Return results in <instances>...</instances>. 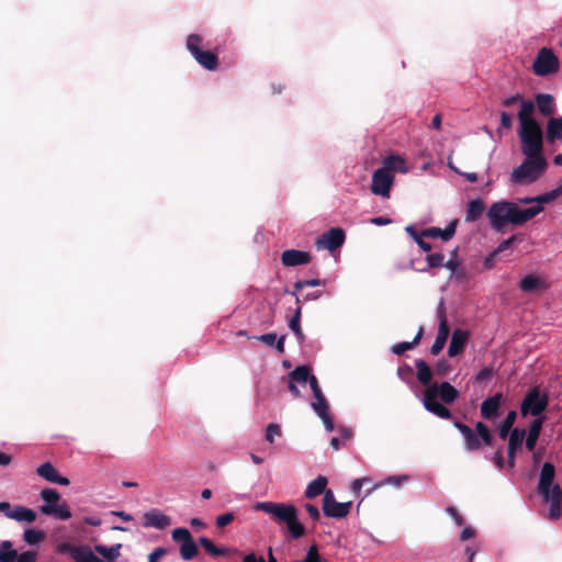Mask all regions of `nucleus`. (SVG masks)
<instances>
[{
	"label": "nucleus",
	"mask_w": 562,
	"mask_h": 562,
	"mask_svg": "<svg viewBox=\"0 0 562 562\" xmlns=\"http://www.w3.org/2000/svg\"><path fill=\"white\" fill-rule=\"evenodd\" d=\"M535 103L524 101L521 110L518 112L520 124L519 138L521 142V151L526 157H543V133L540 124L533 117Z\"/></svg>",
	"instance_id": "nucleus-1"
},
{
	"label": "nucleus",
	"mask_w": 562,
	"mask_h": 562,
	"mask_svg": "<svg viewBox=\"0 0 562 562\" xmlns=\"http://www.w3.org/2000/svg\"><path fill=\"white\" fill-rule=\"evenodd\" d=\"M542 211L543 207L540 205L521 209L514 202L499 201L490 206L487 217L492 228L501 232L508 224L516 226L522 225Z\"/></svg>",
	"instance_id": "nucleus-2"
},
{
	"label": "nucleus",
	"mask_w": 562,
	"mask_h": 562,
	"mask_svg": "<svg viewBox=\"0 0 562 562\" xmlns=\"http://www.w3.org/2000/svg\"><path fill=\"white\" fill-rule=\"evenodd\" d=\"M459 397V391L449 382L432 383L425 389L423 393L424 407L431 414L442 418L451 419L452 414L449 408L438 402L440 398L445 404H452Z\"/></svg>",
	"instance_id": "nucleus-3"
},
{
	"label": "nucleus",
	"mask_w": 562,
	"mask_h": 562,
	"mask_svg": "<svg viewBox=\"0 0 562 562\" xmlns=\"http://www.w3.org/2000/svg\"><path fill=\"white\" fill-rule=\"evenodd\" d=\"M254 508L270 515L277 524H284L292 539H299L304 536L305 528L297 520V509L292 504L258 502Z\"/></svg>",
	"instance_id": "nucleus-4"
},
{
	"label": "nucleus",
	"mask_w": 562,
	"mask_h": 562,
	"mask_svg": "<svg viewBox=\"0 0 562 562\" xmlns=\"http://www.w3.org/2000/svg\"><path fill=\"white\" fill-rule=\"evenodd\" d=\"M453 425L463 436L467 450L476 451L483 445H493V435L484 423L477 422L474 429L461 422H454Z\"/></svg>",
	"instance_id": "nucleus-5"
},
{
	"label": "nucleus",
	"mask_w": 562,
	"mask_h": 562,
	"mask_svg": "<svg viewBox=\"0 0 562 562\" xmlns=\"http://www.w3.org/2000/svg\"><path fill=\"white\" fill-rule=\"evenodd\" d=\"M547 166L543 157H526L522 164L513 170L510 180L514 183H531L544 172Z\"/></svg>",
	"instance_id": "nucleus-6"
},
{
	"label": "nucleus",
	"mask_w": 562,
	"mask_h": 562,
	"mask_svg": "<svg viewBox=\"0 0 562 562\" xmlns=\"http://www.w3.org/2000/svg\"><path fill=\"white\" fill-rule=\"evenodd\" d=\"M41 498L45 502V504L40 507L42 514L53 516L60 520H67L71 517L69 506L65 501H61V496L56 490H42Z\"/></svg>",
	"instance_id": "nucleus-7"
},
{
	"label": "nucleus",
	"mask_w": 562,
	"mask_h": 562,
	"mask_svg": "<svg viewBox=\"0 0 562 562\" xmlns=\"http://www.w3.org/2000/svg\"><path fill=\"white\" fill-rule=\"evenodd\" d=\"M202 37L199 34H190L187 38V48L196 63L206 70H215L218 66L217 55L211 50L201 48Z\"/></svg>",
	"instance_id": "nucleus-8"
},
{
	"label": "nucleus",
	"mask_w": 562,
	"mask_h": 562,
	"mask_svg": "<svg viewBox=\"0 0 562 562\" xmlns=\"http://www.w3.org/2000/svg\"><path fill=\"white\" fill-rule=\"evenodd\" d=\"M560 61L551 48L542 47L532 64V71L540 77L559 71Z\"/></svg>",
	"instance_id": "nucleus-9"
},
{
	"label": "nucleus",
	"mask_w": 562,
	"mask_h": 562,
	"mask_svg": "<svg viewBox=\"0 0 562 562\" xmlns=\"http://www.w3.org/2000/svg\"><path fill=\"white\" fill-rule=\"evenodd\" d=\"M548 396L541 395L538 387L530 390L520 405V413L522 416L532 415L540 416L548 406Z\"/></svg>",
	"instance_id": "nucleus-10"
},
{
	"label": "nucleus",
	"mask_w": 562,
	"mask_h": 562,
	"mask_svg": "<svg viewBox=\"0 0 562 562\" xmlns=\"http://www.w3.org/2000/svg\"><path fill=\"white\" fill-rule=\"evenodd\" d=\"M352 507V502L339 503L336 501L334 492L327 490L323 497V512L326 517L342 519L346 518Z\"/></svg>",
	"instance_id": "nucleus-11"
},
{
	"label": "nucleus",
	"mask_w": 562,
	"mask_h": 562,
	"mask_svg": "<svg viewBox=\"0 0 562 562\" xmlns=\"http://www.w3.org/2000/svg\"><path fill=\"white\" fill-rule=\"evenodd\" d=\"M346 239V234L342 228L340 227H334L330 228L328 232L321 235L316 241L315 245L317 249H327L329 251H335L339 249Z\"/></svg>",
	"instance_id": "nucleus-12"
},
{
	"label": "nucleus",
	"mask_w": 562,
	"mask_h": 562,
	"mask_svg": "<svg viewBox=\"0 0 562 562\" xmlns=\"http://www.w3.org/2000/svg\"><path fill=\"white\" fill-rule=\"evenodd\" d=\"M393 183L394 175L379 168L372 175L371 192L375 195L389 198Z\"/></svg>",
	"instance_id": "nucleus-13"
},
{
	"label": "nucleus",
	"mask_w": 562,
	"mask_h": 562,
	"mask_svg": "<svg viewBox=\"0 0 562 562\" xmlns=\"http://www.w3.org/2000/svg\"><path fill=\"white\" fill-rule=\"evenodd\" d=\"M438 319H439L438 334L435 339V342L432 344V346L430 348V352L434 356H437L440 353V351L443 349V347L447 342V339L449 337V334H450V328H449V325L447 322L446 311H445L442 303L440 304V307L438 310Z\"/></svg>",
	"instance_id": "nucleus-14"
},
{
	"label": "nucleus",
	"mask_w": 562,
	"mask_h": 562,
	"mask_svg": "<svg viewBox=\"0 0 562 562\" xmlns=\"http://www.w3.org/2000/svg\"><path fill=\"white\" fill-rule=\"evenodd\" d=\"M504 401L502 393L487 397L481 404L480 414L485 420H493L499 416L501 405Z\"/></svg>",
	"instance_id": "nucleus-15"
},
{
	"label": "nucleus",
	"mask_w": 562,
	"mask_h": 562,
	"mask_svg": "<svg viewBox=\"0 0 562 562\" xmlns=\"http://www.w3.org/2000/svg\"><path fill=\"white\" fill-rule=\"evenodd\" d=\"M312 256L310 252L297 249H286L281 254V262L284 267H297L310 263Z\"/></svg>",
	"instance_id": "nucleus-16"
},
{
	"label": "nucleus",
	"mask_w": 562,
	"mask_h": 562,
	"mask_svg": "<svg viewBox=\"0 0 562 562\" xmlns=\"http://www.w3.org/2000/svg\"><path fill=\"white\" fill-rule=\"evenodd\" d=\"M554 474V465L550 462H546L542 465L538 484V491L542 495L544 501H549L550 487L552 486Z\"/></svg>",
	"instance_id": "nucleus-17"
},
{
	"label": "nucleus",
	"mask_w": 562,
	"mask_h": 562,
	"mask_svg": "<svg viewBox=\"0 0 562 562\" xmlns=\"http://www.w3.org/2000/svg\"><path fill=\"white\" fill-rule=\"evenodd\" d=\"M36 473L44 480L57 483L63 486H68L70 481L66 476H61L56 471L55 467L50 462H45L36 469Z\"/></svg>",
	"instance_id": "nucleus-18"
},
{
	"label": "nucleus",
	"mask_w": 562,
	"mask_h": 562,
	"mask_svg": "<svg viewBox=\"0 0 562 562\" xmlns=\"http://www.w3.org/2000/svg\"><path fill=\"white\" fill-rule=\"evenodd\" d=\"M468 339V331L460 328L454 329L448 348L449 357H457L460 355L464 350Z\"/></svg>",
	"instance_id": "nucleus-19"
},
{
	"label": "nucleus",
	"mask_w": 562,
	"mask_h": 562,
	"mask_svg": "<svg viewBox=\"0 0 562 562\" xmlns=\"http://www.w3.org/2000/svg\"><path fill=\"white\" fill-rule=\"evenodd\" d=\"M144 519L145 527H155L157 529H165L171 524V519L168 516L155 508L146 512Z\"/></svg>",
	"instance_id": "nucleus-20"
},
{
	"label": "nucleus",
	"mask_w": 562,
	"mask_h": 562,
	"mask_svg": "<svg viewBox=\"0 0 562 562\" xmlns=\"http://www.w3.org/2000/svg\"><path fill=\"white\" fill-rule=\"evenodd\" d=\"M525 437V430L515 428L512 430L508 438V464L510 468L515 467V453L521 447Z\"/></svg>",
	"instance_id": "nucleus-21"
},
{
	"label": "nucleus",
	"mask_w": 562,
	"mask_h": 562,
	"mask_svg": "<svg viewBox=\"0 0 562 562\" xmlns=\"http://www.w3.org/2000/svg\"><path fill=\"white\" fill-rule=\"evenodd\" d=\"M458 221H452L446 228L429 227L423 231V235L427 238H441L442 240H449L456 234Z\"/></svg>",
	"instance_id": "nucleus-22"
},
{
	"label": "nucleus",
	"mask_w": 562,
	"mask_h": 562,
	"mask_svg": "<svg viewBox=\"0 0 562 562\" xmlns=\"http://www.w3.org/2000/svg\"><path fill=\"white\" fill-rule=\"evenodd\" d=\"M535 101L539 112L544 116L553 115L557 111L554 98L548 93H538Z\"/></svg>",
	"instance_id": "nucleus-23"
},
{
	"label": "nucleus",
	"mask_w": 562,
	"mask_h": 562,
	"mask_svg": "<svg viewBox=\"0 0 562 562\" xmlns=\"http://www.w3.org/2000/svg\"><path fill=\"white\" fill-rule=\"evenodd\" d=\"M291 294L295 297V302L297 304L294 315L289 321V327L296 336L297 340L302 342L304 340V334L302 331L300 319L302 314L301 299L297 293L291 292Z\"/></svg>",
	"instance_id": "nucleus-24"
},
{
	"label": "nucleus",
	"mask_w": 562,
	"mask_h": 562,
	"mask_svg": "<svg viewBox=\"0 0 562 562\" xmlns=\"http://www.w3.org/2000/svg\"><path fill=\"white\" fill-rule=\"evenodd\" d=\"M310 386L312 389V392H313V395L315 397V402L312 403V407L314 408L315 412H319V411H328L329 409V405L327 403V400L326 397L324 396L321 387H319V384H318V381L316 379V376H312L310 379Z\"/></svg>",
	"instance_id": "nucleus-25"
},
{
	"label": "nucleus",
	"mask_w": 562,
	"mask_h": 562,
	"mask_svg": "<svg viewBox=\"0 0 562 562\" xmlns=\"http://www.w3.org/2000/svg\"><path fill=\"white\" fill-rule=\"evenodd\" d=\"M36 516L37 515L33 509L21 505L14 506L13 508L11 507L10 513H7L8 518L29 524L35 521Z\"/></svg>",
	"instance_id": "nucleus-26"
},
{
	"label": "nucleus",
	"mask_w": 562,
	"mask_h": 562,
	"mask_svg": "<svg viewBox=\"0 0 562 562\" xmlns=\"http://www.w3.org/2000/svg\"><path fill=\"white\" fill-rule=\"evenodd\" d=\"M383 166L381 167L383 170H386V172H393L398 171L401 173L407 172L406 161L403 157L398 155H390L383 159Z\"/></svg>",
	"instance_id": "nucleus-27"
},
{
	"label": "nucleus",
	"mask_w": 562,
	"mask_h": 562,
	"mask_svg": "<svg viewBox=\"0 0 562 562\" xmlns=\"http://www.w3.org/2000/svg\"><path fill=\"white\" fill-rule=\"evenodd\" d=\"M415 368H416V376L420 384L428 387L432 384V371L430 367L427 364V362L423 359H417L415 361Z\"/></svg>",
	"instance_id": "nucleus-28"
},
{
	"label": "nucleus",
	"mask_w": 562,
	"mask_h": 562,
	"mask_svg": "<svg viewBox=\"0 0 562 562\" xmlns=\"http://www.w3.org/2000/svg\"><path fill=\"white\" fill-rule=\"evenodd\" d=\"M327 479L323 475H318L315 480L308 483L306 490H305V497L306 498H315L316 496L324 494L327 491Z\"/></svg>",
	"instance_id": "nucleus-29"
},
{
	"label": "nucleus",
	"mask_w": 562,
	"mask_h": 562,
	"mask_svg": "<svg viewBox=\"0 0 562 562\" xmlns=\"http://www.w3.org/2000/svg\"><path fill=\"white\" fill-rule=\"evenodd\" d=\"M544 417H538L530 424L529 434L526 439V448L532 451L536 447L537 440L540 436Z\"/></svg>",
	"instance_id": "nucleus-30"
},
{
	"label": "nucleus",
	"mask_w": 562,
	"mask_h": 562,
	"mask_svg": "<svg viewBox=\"0 0 562 562\" xmlns=\"http://www.w3.org/2000/svg\"><path fill=\"white\" fill-rule=\"evenodd\" d=\"M547 139L550 143L562 142V116L552 117L547 124Z\"/></svg>",
	"instance_id": "nucleus-31"
},
{
	"label": "nucleus",
	"mask_w": 562,
	"mask_h": 562,
	"mask_svg": "<svg viewBox=\"0 0 562 562\" xmlns=\"http://www.w3.org/2000/svg\"><path fill=\"white\" fill-rule=\"evenodd\" d=\"M485 211V203L481 199L472 200L468 203L465 221L475 222L477 221Z\"/></svg>",
	"instance_id": "nucleus-32"
},
{
	"label": "nucleus",
	"mask_w": 562,
	"mask_h": 562,
	"mask_svg": "<svg viewBox=\"0 0 562 562\" xmlns=\"http://www.w3.org/2000/svg\"><path fill=\"white\" fill-rule=\"evenodd\" d=\"M544 285V281L535 274H528L519 282V289L525 293H531Z\"/></svg>",
	"instance_id": "nucleus-33"
},
{
	"label": "nucleus",
	"mask_w": 562,
	"mask_h": 562,
	"mask_svg": "<svg viewBox=\"0 0 562 562\" xmlns=\"http://www.w3.org/2000/svg\"><path fill=\"white\" fill-rule=\"evenodd\" d=\"M121 543H116L112 547H106L103 544H95L94 551L102 555L104 559L109 560L108 562H112L116 560L121 555Z\"/></svg>",
	"instance_id": "nucleus-34"
},
{
	"label": "nucleus",
	"mask_w": 562,
	"mask_h": 562,
	"mask_svg": "<svg viewBox=\"0 0 562 562\" xmlns=\"http://www.w3.org/2000/svg\"><path fill=\"white\" fill-rule=\"evenodd\" d=\"M314 376L310 372V368L306 366H299L289 373V380L294 383L306 384L310 383V379Z\"/></svg>",
	"instance_id": "nucleus-35"
},
{
	"label": "nucleus",
	"mask_w": 562,
	"mask_h": 562,
	"mask_svg": "<svg viewBox=\"0 0 562 562\" xmlns=\"http://www.w3.org/2000/svg\"><path fill=\"white\" fill-rule=\"evenodd\" d=\"M423 327L419 328L417 335L415 336V338L413 339V341H403V342H398V344H395L393 347H392V351L393 353L395 355H403L405 351L407 350H411L413 349L416 345L419 344L422 337H423Z\"/></svg>",
	"instance_id": "nucleus-36"
},
{
	"label": "nucleus",
	"mask_w": 562,
	"mask_h": 562,
	"mask_svg": "<svg viewBox=\"0 0 562 562\" xmlns=\"http://www.w3.org/2000/svg\"><path fill=\"white\" fill-rule=\"evenodd\" d=\"M16 559V550L9 540L0 543V562H14Z\"/></svg>",
	"instance_id": "nucleus-37"
},
{
	"label": "nucleus",
	"mask_w": 562,
	"mask_h": 562,
	"mask_svg": "<svg viewBox=\"0 0 562 562\" xmlns=\"http://www.w3.org/2000/svg\"><path fill=\"white\" fill-rule=\"evenodd\" d=\"M199 553V548L193 541V538L189 539L180 546V555L184 561L194 559Z\"/></svg>",
	"instance_id": "nucleus-38"
},
{
	"label": "nucleus",
	"mask_w": 562,
	"mask_h": 562,
	"mask_svg": "<svg viewBox=\"0 0 562 562\" xmlns=\"http://www.w3.org/2000/svg\"><path fill=\"white\" fill-rule=\"evenodd\" d=\"M517 414L515 411H510L507 416L505 417L504 422L501 424L498 434L499 437L505 440L507 437H509L512 432V427L516 420Z\"/></svg>",
	"instance_id": "nucleus-39"
},
{
	"label": "nucleus",
	"mask_w": 562,
	"mask_h": 562,
	"mask_svg": "<svg viewBox=\"0 0 562 562\" xmlns=\"http://www.w3.org/2000/svg\"><path fill=\"white\" fill-rule=\"evenodd\" d=\"M46 537V533L43 530L37 529H26L23 532V540L30 544L35 546L42 542Z\"/></svg>",
	"instance_id": "nucleus-40"
},
{
	"label": "nucleus",
	"mask_w": 562,
	"mask_h": 562,
	"mask_svg": "<svg viewBox=\"0 0 562 562\" xmlns=\"http://www.w3.org/2000/svg\"><path fill=\"white\" fill-rule=\"evenodd\" d=\"M406 233L414 239V241L419 246V248L424 251H430L431 245L424 240L423 232L418 233L412 225H408L405 228Z\"/></svg>",
	"instance_id": "nucleus-41"
},
{
	"label": "nucleus",
	"mask_w": 562,
	"mask_h": 562,
	"mask_svg": "<svg viewBox=\"0 0 562 562\" xmlns=\"http://www.w3.org/2000/svg\"><path fill=\"white\" fill-rule=\"evenodd\" d=\"M199 543L203 547V549L212 557L225 555L227 553L226 549L217 548L212 540L206 537H201L199 539Z\"/></svg>",
	"instance_id": "nucleus-42"
},
{
	"label": "nucleus",
	"mask_w": 562,
	"mask_h": 562,
	"mask_svg": "<svg viewBox=\"0 0 562 562\" xmlns=\"http://www.w3.org/2000/svg\"><path fill=\"white\" fill-rule=\"evenodd\" d=\"M82 548L83 546H74L69 542H61L57 546L56 550L60 554H69L76 561Z\"/></svg>",
	"instance_id": "nucleus-43"
},
{
	"label": "nucleus",
	"mask_w": 562,
	"mask_h": 562,
	"mask_svg": "<svg viewBox=\"0 0 562 562\" xmlns=\"http://www.w3.org/2000/svg\"><path fill=\"white\" fill-rule=\"evenodd\" d=\"M173 541L180 542L181 544L192 538V535L187 528H176L171 532Z\"/></svg>",
	"instance_id": "nucleus-44"
},
{
	"label": "nucleus",
	"mask_w": 562,
	"mask_h": 562,
	"mask_svg": "<svg viewBox=\"0 0 562 562\" xmlns=\"http://www.w3.org/2000/svg\"><path fill=\"white\" fill-rule=\"evenodd\" d=\"M445 256L441 252L430 254L426 256L427 268L443 267Z\"/></svg>",
	"instance_id": "nucleus-45"
},
{
	"label": "nucleus",
	"mask_w": 562,
	"mask_h": 562,
	"mask_svg": "<svg viewBox=\"0 0 562 562\" xmlns=\"http://www.w3.org/2000/svg\"><path fill=\"white\" fill-rule=\"evenodd\" d=\"M325 283L324 280H321V279H308V280H297L295 283H294V291L293 292H297L300 290H303L304 288L306 286H318V285H323Z\"/></svg>",
	"instance_id": "nucleus-46"
},
{
	"label": "nucleus",
	"mask_w": 562,
	"mask_h": 562,
	"mask_svg": "<svg viewBox=\"0 0 562 562\" xmlns=\"http://www.w3.org/2000/svg\"><path fill=\"white\" fill-rule=\"evenodd\" d=\"M407 480H408L407 475H390V476L385 477L383 481H381L380 483H376L374 485V488L380 487L385 484H392L394 486H400L403 482H406Z\"/></svg>",
	"instance_id": "nucleus-47"
},
{
	"label": "nucleus",
	"mask_w": 562,
	"mask_h": 562,
	"mask_svg": "<svg viewBox=\"0 0 562 562\" xmlns=\"http://www.w3.org/2000/svg\"><path fill=\"white\" fill-rule=\"evenodd\" d=\"M560 193H561V189L558 188L555 190H552L550 192H547V193L536 196L537 205L542 206L541 204H543V203L552 202L560 195Z\"/></svg>",
	"instance_id": "nucleus-48"
},
{
	"label": "nucleus",
	"mask_w": 562,
	"mask_h": 562,
	"mask_svg": "<svg viewBox=\"0 0 562 562\" xmlns=\"http://www.w3.org/2000/svg\"><path fill=\"white\" fill-rule=\"evenodd\" d=\"M281 427L279 424L271 423L267 426L266 429V440L270 443H273L274 436H281Z\"/></svg>",
	"instance_id": "nucleus-49"
},
{
	"label": "nucleus",
	"mask_w": 562,
	"mask_h": 562,
	"mask_svg": "<svg viewBox=\"0 0 562 562\" xmlns=\"http://www.w3.org/2000/svg\"><path fill=\"white\" fill-rule=\"evenodd\" d=\"M451 371V364L447 359H440L435 368V372L439 376H446Z\"/></svg>",
	"instance_id": "nucleus-50"
},
{
	"label": "nucleus",
	"mask_w": 562,
	"mask_h": 562,
	"mask_svg": "<svg viewBox=\"0 0 562 562\" xmlns=\"http://www.w3.org/2000/svg\"><path fill=\"white\" fill-rule=\"evenodd\" d=\"M37 558V552L29 550L22 552L21 554L16 553V559L14 562H36Z\"/></svg>",
	"instance_id": "nucleus-51"
},
{
	"label": "nucleus",
	"mask_w": 562,
	"mask_h": 562,
	"mask_svg": "<svg viewBox=\"0 0 562 562\" xmlns=\"http://www.w3.org/2000/svg\"><path fill=\"white\" fill-rule=\"evenodd\" d=\"M562 515V502H551L549 509V519L557 520Z\"/></svg>",
	"instance_id": "nucleus-52"
},
{
	"label": "nucleus",
	"mask_w": 562,
	"mask_h": 562,
	"mask_svg": "<svg viewBox=\"0 0 562 562\" xmlns=\"http://www.w3.org/2000/svg\"><path fill=\"white\" fill-rule=\"evenodd\" d=\"M235 519L234 513H225L216 517V526L218 528H224L229 525Z\"/></svg>",
	"instance_id": "nucleus-53"
},
{
	"label": "nucleus",
	"mask_w": 562,
	"mask_h": 562,
	"mask_svg": "<svg viewBox=\"0 0 562 562\" xmlns=\"http://www.w3.org/2000/svg\"><path fill=\"white\" fill-rule=\"evenodd\" d=\"M526 101L519 93H516L514 95H510L508 98H505L501 101V104L504 106V108H510L513 106L514 104L516 103H520V105L522 104V102Z\"/></svg>",
	"instance_id": "nucleus-54"
},
{
	"label": "nucleus",
	"mask_w": 562,
	"mask_h": 562,
	"mask_svg": "<svg viewBox=\"0 0 562 562\" xmlns=\"http://www.w3.org/2000/svg\"><path fill=\"white\" fill-rule=\"evenodd\" d=\"M316 414L318 415V417L323 420L324 423V426L325 428L328 430V431H333L334 429V423H333V419L329 415V409L328 411H319V412H316Z\"/></svg>",
	"instance_id": "nucleus-55"
},
{
	"label": "nucleus",
	"mask_w": 562,
	"mask_h": 562,
	"mask_svg": "<svg viewBox=\"0 0 562 562\" xmlns=\"http://www.w3.org/2000/svg\"><path fill=\"white\" fill-rule=\"evenodd\" d=\"M549 501L555 503L562 502V490L559 484H554L550 487Z\"/></svg>",
	"instance_id": "nucleus-56"
},
{
	"label": "nucleus",
	"mask_w": 562,
	"mask_h": 562,
	"mask_svg": "<svg viewBox=\"0 0 562 562\" xmlns=\"http://www.w3.org/2000/svg\"><path fill=\"white\" fill-rule=\"evenodd\" d=\"M517 239V236L516 235H513L510 236L509 238L503 240L498 246L497 248L495 249V254H501L507 249H509L513 244L516 241Z\"/></svg>",
	"instance_id": "nucleus-57"
},
{
	"label": "nucleus",
	"mask_w": 562,
	"mask_h": 562,
	"mask_svg": "<svg viewBox=\"0 0 562 562\" xmlns=\"http://www.w3.org/2000/svg\"><path fill=\"white\" fill-rule=\"evenodd\" d=\"M493 373H494V370L492 368H487V367L483 368L475 375V381L484 382V381L488 380L493 375Z\"/></svg>",
	"instance_id": "nucleus-58"
},
{
	"label": "nucleus",
	"mask_w": 562,
	"mask_h": 562,
	"mask_svg": "<svg viewBox=\"0 0 562 562\" xmlns=\"http://www.w3.org/2000/svg\"><path fill=\"white\" fill-rule=\"evenodd\" d=\"M304 508L305 510L307 512L308 516L314 520V521H317L321 519V513L318 510V508L311 504V503H306L304 505Z\"/></svg>",
	"instance_id": "nucleus-59"
},
{
	"label": "nucleus",
	"mask_w": 562,
	"mask_h": 562,
	"mask_svg": "<svg viewBox=\"0 0 562 562\" xmlns=\"http://www.w3.org/2000/svg\"><path fill=\"white\" fill-rule=\"evenodd\" d=\"M413 374V369L408 364H403L397 368V375L403 380L406 381L408 378H411Z\"/></svg>",
	"instance_id": "nucleus-60"
},
{
	"label": "nucleus",
	"mask_w": 562,
	"mask_h": 562,
	"mask_svg": "<svg viewBox=\"0 0 562 562\" xmlns=\"http://www.w3.org/2000/svg\"><path fill=\"white\" fill-rule=\"evenodd\" d=\"M513 126V116L507 112H501V127L505 130H510Z\"/></svg>",
	"instance_id": "nucleus-61"
},
{
	"label": "nucleus",
	"mask_w": 562,
	"mask_h": 562,
	"mask_svg": "<svg viewBox=\"0 0 562 562\" xmlns=\"http://www.w3.org/2000/svg\"><path fill=\"white\" fill-rule=\"evenodd\" d=\"M167 554V549L159 547L156 548L148 557V562H158L160 558Z\"/></svg>",
	"instance_id": "nucleus-62"
},
{
	"label": "nucleus",
	"mask_w": 562,
	"mask_h": 562,
	"mask_svg": "<svg viewBox=\"0 0 562 562\" xmlns=\"http://www.w3.org/2000/svg\"><path fill=\"white\" fill-rule=\"evenodd\" d=\"M259 341L266 344L267 346H271L273 347L274 342H276V339H277V334L274 333H268V334H263L261 336H258L256 337Z\"/></svg>",
	"instance_id": "nucleus-63"
},
{
	"label": "nucleus",
	"mask_w": 562,
	"mask_h": 562,
	"mask_svg": "<svg viewBox=\"0 0 562 562\" xmlns=\"http://www.w3.org/2000/svg\"><path fill=\"white\" fill-rule=\"evenodd\" d=\"M457 249L453 251V257L449 259L447 262H443V267H446L448 270H450L452 273H456L460 262L456 258Z\"/></svg>",
	"instance_id": "nucleus-64"
}]
</instances>
